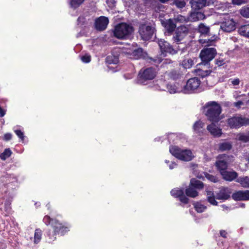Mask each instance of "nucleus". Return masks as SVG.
I'll return each instance as SVG.
<instances>
[{"mask_svg": "<svg viewBox=\"0 0 249 249\" xmlns=\"http://www.w3.org/2000/svg\"><path fill=\"white\" fill-rule=\"evenodd\" d=\"M234 160V157L232 155L222 154L216 157L215 166L222 178L226 181H232L238 178V174L236 171L228 170L229 166Z\"/></svg>", "mask_w": 249, "mask_h": 249, "instance_id": "obj_1", "label": "nucleus"}, {"mask_svg": "<svg viewBox=\"0 0 249 249\" xmlns=\"http://www.w3.org/2000/svg\"><path fill=\"white\" fill-rule=\"evenodd\" d=\"M171 195L175 198H178L183 204H187L189 199L187 197L195 198L198 196V192L190 184L185 190L183 188H174L170 192Z\"/></svg>", "mask_w": 249, "mask_h": 249, "instance_id": "obj_2", "label": "nucleus"}, {"mask_svg": "<svg viewBox=\"0 0 249 249\" xmlns=\"http://www.w3.org/2000/svg\"><path fill=\"white\" fill-rule=\"evenodd\" d=\"M221 112V107L215 101L208 102L203 107L204 114L208 120L213 123H218L220 121Z\"/></svg>", "mask_w": 249, "mask_h": 249, "instance_id": "obj_3", "label": "nucleus"}, {"mask_svg": "<svg viewBox=\"0 0 249 249\" xmlns=\"http://www.w3.org/2000/svg\"><path fill=\"white\" fill-rule=\"evenodd\" d=\"M134 31V28L126 23L117 25L113 31L114 36L118 39H127Z\"/></svg>", "mask_w": 249, "mask_h": 249, "instance_id": "obj_4", "label": "nucleus"}, {"mask_svg": "<svg viewBox=\"0 0 249 249\" xmlns=\"http://www.w3.org/2000/svg\"><path fill=\"white\" fill-rule=\"evenodd\" d=\"M227 126L231 129H238L243 126L249 125V118L236 114L226 120Z\"/></svg>", "mask_w": 249, "mask_h": 249, "instance_id": "obj_5", "label": "nucleus"}, {"mask_svg": "<svg viewBox=\"0 0 249 249\" xmlns=\"http://www.w3.org/2000/svg\"><path fill=\"white\" fill-rule=\"evenodd\" d=\"M217 54V51L214 48H204L201 50L199 53V57L201 59V62L200 66H209L210 68V62L212 60Z\"/></svg>", "mask_w": 249, "mask_h": 249, "instance_id": "obj_6", "label": "nucleus"}, {"mask_svg": "<svg viewBox=\"0 0 249 249\" xmlns=\"http://www.w3.org/2000/svg\"><path fill=\"white\" fill-rule=\"evenodd\" d=\"M171 154L176 158L183 161H190L192 159V153L191 150L181 149L177 146H171L169 148Z\"/></svg>", "mask_w": 249, "mask_h": 249, "instance_id": "obj_7", "label": "nucleus"}, {"mask_svg": "<svg viewBox=\"0 0 249 249\" xmlns=\"http://www.w3.org/2000/svg\"><path fill=\"white\" fill-rule=\"evenodd\" d=\"M188 33L189 29L186 26L183 25L178 27L173 34L172 39L174 42H176L177 44H181Z\"/></svg>", "mask_w": 249, "mask_h": 249, "instance_id": "obj_8", "label": "nucleus"}, {"mask_svg": "<svg viewBox=\"0 0 249 249\" xmlns=\"http://www.w3.org/2000/svg\"><path fill=\"white\" fill-rule=\"evenodd\" d=\"M201 83L200 80L196 77L190 78L186 83L185 85H183V93H191L197 89Z\"/></svg>", "mask_w": 249, "mask_h": 249, "instance_id": "obj_9", "label": "nucleus"}, {"mask_svg": "<svg viewBox=\"0 0 249 249\" xmlns=\"http://www.w3.org/2000/svg\"><path fill=\"white\" fill-rule=\"evenodd\" d=\"M157 72L156 70L153 67H149L146 69H142L138 74L140 80L146 81L151 80L155 78Z\"/></svg>", "mask_w": 249, "mask_h": 249, "instance_id": "obj_10", "label": "nucleus"}, {"mask_svg": "<svg viewBox=\"0 0 249 249\" xmlns=\"http://www.w3.org/2000/svg\"><path fill=\"white\" fill-rule=\"evenodd\" d=\"M53 230H55V232L57 234L64 235L70 231V226L67 223L60 222L57 219H53L52 224Z\"/></svg>", "mask_w": 249, "mask_h": 249, "instance_id": "obj_11", "label": "nucleus"}, {"mask_svg": "<svg viewBox=\"0 0 249 249\" xmlns=\"http://www.w3.org/2000/svg\"><path fill=\"white\" fill-rule=\"evenodd\" d=\"M139 33L143 40H149L152 38L154 29L150 26L142 24L140 26Z\"/></svg>", "mask_w": 249, "mask_h": 249, "instance_id": "obj_12", "label": "nucleus"}, {"mask_svg": "<svg viewBox=\"0 0 249 249\" xmlns=\"http://www.w3.org/2000/svg\"><path fill=\"white\" fill-rule=\"evenodd\" d=\"M158 44L161 53L164 55H166L167 53L175 54L178 52L177 50L174 49L172 45L164 39H160L159 40Z\"/></svg>", "mask_w": 249, "mask_h": 249, "instance_id": "obj_13", "label": "nucleus"}, {"mask_svg": "<svg viewBox=\"0 0 249 249\" xmlns=\"http://www.w3.org/2000/svg\"><path fill=\"white\" fill-rule=\"evenodd\" d=\"M231 194V191L230 188L221 186L215 192L216 198L218 200H226L230 197Z\"/></svg>", "mask_w": 249, "mask_h": 249, "instance_id": "obj_14", "label": "nucleus"}, {"mask_svg": "<svg viewBox=\"0 0 249 249\" xmlns=\"http://www.w3.org/2000/svg\"><path fill=\"white\" fill-rule=\"evenodd\" d=\"M197 66L198 67L195 71L196 74L201 78L209 76L212 71V66H210V68L209 66H200V63Z\"/></svg>", "mask_w": 249, "mask_h": 249, "instance_id": "obj_15", "label": "nucleus"}, {"mask_svg": "<svg viewBox=\"0 0 249 249\" xmlns=\"http://www.w3.org/2000/svg\"><path fill=\"white\" fill-rule=\"evenodd\" d=\"M231 197L235 201L249 200V190L236 191L232 194Z\"/></svg>", "mask_w": 249, "mask_h": 249, "instance_id": "obj_16", "label": "nucleus"}, {"mask_svg": "<svg viewBox=\"0 0 249 249\" xmlns=\"http://www.w3.org/2000/svg\"><path fill=\"white\" fill-rule=\"evenodd\" d=\"M109 20L107 18L104 16H101L97 18L95 21V26L98 31L105 30L108 24Z\"/></svg>", "mask_w": 249, "mask_h": 249, "instance_id": "obj_17", "label": "nucleus"}, {"mask_svg": "<svg viewBox=\"0 0 249 249\" xmlns=\"http://www.w3.org/2000/svg\"><path fill=\"white\" fill-rule=\"evenodd\" d=\"M211 2V0H191L190 3L193 9L197 10L209 5Z\"/></svg>", "mask_w": 249, "mask_h": 249, "instance_id": "obj_18", "label": "nucleus"}, {"mask_svg": "<svg viewBox=\"0 0 249 249\" xmlns=\"http://www.w3.org/2000/svg\"><path fill=\"white\" fill-rule=\"evenodd\" d=\"M215 123L212 122L211 124L208 125L207 129L213 137H219L222 134V129L218 127Z\"/></svg>", "mask_w": 249, "mask_h": 249, "instance_id": "obj_19", "label": "nucleus"}, {"mask_svg": "<svg viewBox=\"0 0 249 249\" xmlns=\"http://www.w3.org/2000/svg\"><path fill=\"white\" fill-rule=\"evenodd\" d=\"M205 124L201 120L196 121L193 126V129L196 134L198 136H203L205 132L204 128Z\"/></svg>", "mask_w": 249, "mask_h": 249, "instance_id": "obj_20", "label": "nucleus"}, {"mask_svg": "<svg viewBox=\"0 0 249 249\" xmlns=\"http://www.w3.org/2000/svg\"><path fill=\"white\" fill-rule=\"evenodd\" d=\"M235 22L233 19H228L223 24V30L227 32H231L235 29Z\"/></svg>", "mask_w": 249, "mask_h": 249, "instance_id": "obj_21", "label": "nucleus"}, {"mask_svg": "<svg viewBox=\"0 0 249 249\" xmlns=\"http://www.w3.org/2000/svg\"><path fill=\"white\" fill-rule=\"evenodd\" d=\"M166 88L170 93L183 92V87H180L178 83L175 84H168L167 85Z\"/></svg>", "mask_w": 249, "mask_h": 249, "instance_id": "obj_22", "label": "nucleus"}, {"mask_svg": "<svg viewBox=\"0 0 249 249\" xmlns=\"http://www.w3.org/2000/svg\"><path fill=\"white\" fill-rule=\"evenodd\" d=\"M207 200L211 205L213 206H217L218 202L216 201V196H214V193L213 191L206 190Z\"/></svg>", "mask_w": 249, "mask_h": 249, "instance_id": "obj_23", "label": "nucleus"}, {"mask_svg": "<svg viewBox=\"0 0 249 249\" xmlns=\"http://www.w3.org/2000/svg\"><path fill=\"white\" fill-rule=\"evenodd\" d=\"M190 185L195 189L201 190L204 188V183L195 178H192L190 180Z\"/></svg>", "mask_w": 249, "mask_h": 249, "instance_id": "obj_24", "label": "nucleus"}, {"mask_svg": "<svg viewBox=\"0 0 249 249\" xmlns=\"http://www.w3.org/2000/svg\"><path fill=\"white\" fill-rule=\"evenodd\" d=\"M238 33L241 36L249 38V24L241 26L238 29Z\"/></svg>", "mask_w": 249, "mask_h": 249, "instance_id": "obj_25", "label": "nucleus"}, {"mask_svg": "<svg viewBox=\"0 0 249 249\" xmlns=\"http://www.w3.org/2000/svg\"><path fill=\"white\" fill-rule=\"evenodd\" d=\"M235 181L236 182L239 183L243 187L249 188V178L248 177H240L237 178Z\"/></svg>", "mask_w": 249, "mask_h": 249, "instance_id": "obj_26", "label": "nucleus"}, {"mask_svg": "<svg viewBox=\"0 0 249 249\" xmlns=\"http://www.w3.org/2000/svg\"><path fill=\"white\" fill-rule=\"evenodd\" d=\"M57 233L55 232V230H49L46 232V237L48 238V242L51 243L56 239Z\"/></svg>", "mask_w": 249, "mask_h": 249, "instance_id": "obj_27", "label": "nucleus"}, {"mask_svg": "<svg viewBox=\"0 0 249 249\" xmlns=\"http://www.w3.org/2000/svg\"><path fill=\"white\" fill-rule=\"evenodd\" d=\"M165 27L168 33H172L175 31L176 25L171 19H169L166 22Z\"/></svg>", "mask_w": 249, "mask_h": 249, "instance_id": "obj_28", "label": "nucleus"}, {"mask_svg": "<svg viewBox=\"0 0 249 249\" xmlns=\"http://www.w3.org/2000/svg\"><path fill=\"white\" fill-rule=\"evenodd\" d=\"M232 148V145L230 142H224L219 144L218 149L221 151L230 150Z\"/></svg>", "mask_w": 249, "mask_h": 249, "instance_id": "obj_29", "label": "nucleus"}, {"mask_svg": "<svg viewBox=\"0 0 249 249\" xmlns=\"http://www.w3.org/2000/svg\"><path fill=\"white\" fill-rule=\"evenodd\" d=\"M194 207L195 210L199 213H201L204 212L207 207L199 202H196L193 203Z\"/></svg>", "mask_w": 249, "mask_h": 249, "instance_id": "obj_30", "label": "nucleus"}, {"mask_svg": "<svg viewBox=\"0 0 249 249\" xmlns=\"http://www.w3.org/2000/svg\"><path fill=\"white\" fill-rule=\"evenodd\" d=\"M148 60L149 63L156 67H158L159 64H160L163 61V59L161 58V57L159 56H157L154 58L149 57Z\"/></svg>", "mask_w": 249, "mask_h": 249, "instance_id": "obj_31", "label": "nucleus"}, {"mask_svg": "<svg viewBox=\"0 0 249 249\" xmlns=\"http://www.w3.org/2000/svg\"><path fill=\"white\" fill-rule=\"evenodd\" d=\"M42 235V231L40 229H36L35 231L34 240L35 244H38L41 240Z\"/></svg>", "mask_w": 249, "mask_h": 249, "instance_id": "obj_32", "label": "nucleus"}, {"mask_svg": "<svg viewBox=\"0 0 249 249\" xmlns=\"http://www.w3.org/2000/svg\"><path fill=\"white\" fill-rule=\"evenodd\" d=\"M198 30L201 34L208 35L210 32V28L201 23L198 26Z\"/></svg>", "mask_w": 249, "mask_h": 249, "instance_id": "obj_33", "label": "nucleus"}, {"mask_svg": "<svg viewBox=\"0 0 249 249\" xmlns=\"http://www.w3.org/2000/svg\"><path fill=\"white\" fill-rule=\"evenodd\" d=\"M84 1L85 0H71L69 4L71 8L75 9L78 8Z\"/></svg>", "mask_w": 249, "mask_h": 249, "instance_id": "obj_34", "label": "nucleus"}, {"mask_svg": "<svg viewBox=\"0 0 249 249\" xmlns=\"http://www.w3.org/2000/svg\"><path fill=\"white\" fill-rule=\"evenodd\" d=\"M132 55L136 59H139L143 56V52L142 48H138L132 52Z\"/></svg>", "mask_w": 249, "mask_h": 249, "instance_id": "obj_35", "label": "nucleus"}, {"mask_svg": "<svg viewBox=\"0 0 249 249\" xmlns=\"http://www.w3.org/2000/svg\"><path fill=\"white\" fill-rule=\"evenodd\" d=\"M194 64L193 60L191 59H185L182 62V65L185 69H189L192 67Z\"/></svg>", "mask_w": 249, "mask_h": 249, "instance_id": "obj_36", "label": "nucleus"}, {"mask_svg": "<svg viewBox=\"0 0 249 249\" xmlns=\"http://www.w3.org/2000/svg\"><path fill=\"white\" fill-rule=\"evenodd\" d=\"M12 154V151L9 148L5 149L0 154V158L2 160H5L7 158L10 157Z\"/></svg>", "mask_w": 249, "mask_h": 249, "instance_id": "obj_37", "label": "nucleus"}, {"mask_svg": "<svg viewBox=\"0 0 249 249\" xmlns=\"http://www.w3.org/2000/svg\"><path fill=\"white\" fill-rule=\"evenodd\" d=\"M181 76V74L178 71L173 70L169 73V77L173 80L178 79Z\"/></svg>", "mask_w": 249, "mask_h": 249, "instance_id": "obj_38", "label": "nucleus"}, {"mask_svg": "<svg viewBox=\"0 0 249 249\" xmlns=\"http://www.w3.org/2000/svg\"><path fill=\"white\" fill-rule=\"evenodd\" d=\"M240 14L244 18H249V7L244 6L240 10Z\"/></svg>", "mask_w": 249, "mask_h": 249, "instance_id": "obj_39", "label": "nucleus"}, {"mask_svg": "<svg viewBox=\"0 0 249 249\" xmlns=\"http://www.w3.org/2000/svg\"><path fill=\"white\" fill-rule=\"evenodd\" d=\"M205 178L211 182L216 183L219 181L218 178L215 176L210 174L208 173H205Z\"/></svg>", "mask_w": 249, "mask_h": 249, "instance_id": "obj_40", "label": "nucleus"}, {"mask_svg": "<svg viewBox=\"0 0 249 249\" xmlns=\"http://www.w3.org/2000/svg\"><path fill=\"white\" fill-rule=\"evenodd\" d=\"M173 4L176 5L178 8L181 9L186 5V2L184 0H174Z\"/></svg>", "mask_w": 249, "mask_h": 249, "instance_id": "obj_41", "label": "nucleus"}, {"mask_svg": "<svg viewBox=\"0 0 249 249\" xmlns=\"http://www.w3.org/2000/svg\"><path fill=\"white\" fill-rule=\"evenodd\" d=\"M53 219H56V218H51L50 216L46 215L44 217V218L43 219V221L45 224V225H46L47 226H48L49 225H51L52 226L53 220Z\"/></svg>", "mask_w": 249, "mask_h": 249, "instance_id": "obj_42", "label": "nucleus"}, {"mask_svg": "<svg viewBox=\"0 0 249 249\" xmlns=\"http://www.w3.org/2000/svg\"><path fill=\"white\" fill-rule=\"evenodd\" d=\"M81 59L82 62L86 63H88L91 61V56L89 54L86 53L84 55L81 56Z\"/></svg>", "mask_w": 249, "mask_h": 249, "instance_id": "obj_43", "label": "nucleus"}, {"mask_svg": "<svg viewBox=\"0 0 249 249\" xmlns=\"http://www.w3.org/2000/svg\"><path fill=\"white\" fill-rule=\"evenodd\" d=\"M239 140L245 142H249V132L247 134H241L239 137Z\"/></svg>", "mask_w": 249, "mask_h": 249, "instance_id": "obj_44", "label": "nucleus"}, {"mask_svg": "<svg viewBox=\"0 0 249 249\" xmlns=\"http://www.w3.org/2000/svg\"><path fill=\"white\" fill-rule=\"evenodd\" d=\"M14 132L19 139H20L22 141H24V135L22 131L19 129H17L14 130Z\"/></svg>", "mask_w": 249, "mask_h": 249, "instance_id": "obj_45", "label": "nucleus"}, {"mask_svg": "<svg viewBox=\"0 0 249 249\" xmlns=\"http://www.w3.org/2000/svg\"><path fill=\"white\" fill-rule=\"evenodd\" d=\"M214 62L215 65H217L218 67L221 66L225 63V60L221 58H218L215 59Z\"/></svg>", "mask_w": 249, "mask_h": 249, "instance_id": "obj_46", "label": "nucleus"}, {"mask_svg": "<svg viewBox=\"0 0 249 249\" xmlns=\"http://www.w3.org/2000/svg\"><path fill=\"white\" fill-rule=\"evenodd\" d=\"M189 19L190 20V21H192V22H195V21H198V18H197V16L196 15V14H195V12H192L189 17Z\"/></svg>", "mask_w": 249, "mask_h": 249, "instance_id": "obj_47", "label": "nucleus"}, {"mask_svg": "<svg viewBox=\"0 0 249 249\" xmlns=\"http://www.w3.org/2000/svg\"><path fill=\"white\" fill-rule=\"evenodd\" d=\"M172 62H173V61L169 59H163V61L161 62L162 63H161V64L160 67V68L165 67L167 65L170 64Z\"/></svg>", "mask_w": 249, "mask_h": 249, "instance_id": "obj_48", "label": "nucleus"}, {"mask_svg": "<svg viewBox=\"0 0 249 249\" xmlns=\"http://www.w3.org/2000/svg\"><path fill=\"white\" fill-rule=\"evenodd\" d=\"M107 61L109 64H116L118 62V59L114 58V60L112 59V56H107Z\"/></svg>", "mask_w": 249, "mask_h": 249, "instance_id": "obj_49", "label": "nucleus"}, {"mask_svg": "<svg viewBox=\"0 0 249 249\" xmlns=\"http://www.w3.org/2000/svg\"><path fill=\"white\" fill-rule=\"evenodd\" d=\"M196 15L197 16V18H198V20L204 19L205 18V15L201 12H195Z\"/></svg>", "mask_w": 249, "mask_h": 249, "instance_id": "obj_50", "label": "nucleus"}, {"mask_svg": "<svg viewBox=\"0 0 249 249\" xmlns=\"http://www.w3.org/2000/svg\"><path fill=\"white\" fill-rule=\"evenodd\" d=\"M77 22L78 24L83 25L86 22V18L84 16H80L77 19Z\"/></svg>", "mask_w": 249, "mask_h": 249, "instance_id": "obj_51", "label": "nucleus"}, {"mask_svg": "<svg viewBox=\"0 0 249 249\" xmlns=\"http://www.w3.org/2000/svg\"><path fill=\"white\" fill-rule=\"evenodd\" d=\"M12 138V134H11L10 133H7L4 135L3 139V140H4L5 141H8L11 140Z\"/></svg>", "mask_w": 249, "mask_h": 249, "instance_id": "obj_52", "label": "nucleus"}, {"mask_svg": "<svg viewBox=\"0 0 249 249\" xmlns=\"http://www.w3.org/2000/svg\"><path fill=\"white\" fill-rule=\"evenodd\" d=\"M220 235L221 237L226 238L227 235V232L225 230H221L220 231Z\"/></svg>", "mask_w": 249, "mask_h": 249, "instance_id": "obj_53", "label": "nucleus"}, {"mask_svg": "<svg viewBox=\"0 0 249 249\" xmlns=\"http://www.w3.org/2000/svg\"><path fill=\"white\" fill-rule=\"evenodd\" d=\"M231 83L233 85L237 86L239 84L240 81H239V79L236 78V79H234V80H233L232 81Z\"/></svg>", "mask_w": 249, "mask_h": 249, "instance_id": "obj_54", "label": "nucleus"}, {"mask_svg": "<svg viewBox=\"0 0 249 249\" xmlns=\"http://www.w3.org/2000/svg\"><path fill=\"white\" fill-rule=\"evenodd\" d=\"M232 2L233 4L241 5L242 4L241 0H232Z\"/></svg>", "mask_w": 249, "mask_h": 249, "instance_id": "obj_55", "label": "nucleus"}, {"mask_svg": "<svg viewBox=\"0 0 249 249\" xmlns=\"http://www.w3.org/2000/svg\"><path fill=\"white\" fill-rule=\"evenodd\" d=\"M5 114V111L0 106V116L3 117Z\"/></svg>", "mask_w": 249, "mask_h": 249, "instance_id": "obj_56", "label": "nucleus"}, {"mask_svg": "<svg viewBox=\"0 0 249 249\" xmlns=\"http://www.w3.org/2000/svg\"><path fill=\"white\" fill-rule=\"evenodd\" d=\"M177 165L175 162H172L171 164L169 165V168L170 169H173L175 166Z\"/></svg>", "mask_w": 249, "mask_h": 249, "instance_id": "obj_57", "label": "nucleus"}, {"mask_svg": "<svg viewBox=\"0 0 249 249\" xmlns=\"http://www.w3.org/2000/svg\"><path fill=\"white\" fill-rule=\"evenodd\" d=\"M243 104L242 102V101H238L236 103V106H239V105H241Z\"/></svg>", "mask_w": 249, "mask_h": 249, "instance_id": "obj_58", "label": "nucleus"}, {"mask_svg": "<svg viewBox=\"0 0 249 249\" xmlns=\"http://www.w3.org/2000/svg\"><path fill=\"white\" fill-rule=\"evenodd\" d=\"M206 68H207L206 66L205 67H203V70H207Z\"/></svg>", "mask_w": 249, "mask_h": 249, "instance_id": "obj_59", "label": "nucleus"}, {"mask_svg": "<svg viewBox=\"0 0 249 249\" xmlns=\"http://www.w3.org/2000/svg\"><path fill=\"white\" fill-rule=\"evenodd\" d=\"M111 2H112V3L115 2V1L114 0H112V1H111Z\"/></svg>", "mask_w": 249, "mask_h": 249, "instance_id": "obj_60", "label": "nucleus"}, {"mask_svg": "<svg viewBox=\"0 0 249 249\" xmlns=\"http://www.w3.org/2000/svg\"><path fill=\"white\" fill-rule=\"evenodd\" d=\"M165 162L167 163V162H169V161H167V160H165Z\"/></svg>", "mask_w": 249, "mask_h": 249, "instance_id": "obj_61", "label": "nucleus"}, {"mask_svg": "<svg viewBox=\"0 0 249 249\" xmlns=\"http://www.w3.org/2000/svg\"><path fill=\"white\" fill-rule=\"evenodd\" d=\"M107 3H109V0H107Z\"/></svg>", "mask_w": 249, "mask_h": 249, "instance_id": "obj_62", "label": "nucleus"}]
</instances>
